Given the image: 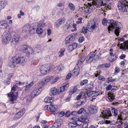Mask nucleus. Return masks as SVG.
I'll use <instances>...</instances> for the list:
<instances>
[{
  "label": "nucleus",
  "mask_w": 128,
  "mask_h": 128,
  "mask_svg": "<svg viewBox=\"0 0 128 128\" xmlns=\"http://www.w3.org/2000/svg\"><path fill=\"white\" fill-rule=\"evenodd\" d=\"M92 4L91 3H88V11L89 12H91L92 11V10L91 9L92 8V6L93 5H94L96 6L97 7L100 8L101 6H105L104 10L101 8V10L104 12H106L108 8L109 9H111L112 8L111 4L110 3H108V4H106L104 3L102 1L100 0V1L98 2L97 0H92Z\"/></svg>",
  "instance_id": "f257e3e1"
},
{
  "label": "nucleus",
  "mask_w": 128,
  "mask_h": 128,
  "mask_svg": "<svg viewBox=\"0 0 128 128\" xmlns=\"http://www.w3.org/2000/svg\"><path fill=\"white\" fill-rule=\"evenodd\" d=\"M102 24L104 26H106L107 23L110 24L108 27V29L109 33L110 32V31L116 28L114 32L117 36H118L120 33V28L117 27V24L116 22L112 20H107L106 19L104 18L102 21Z\"/></svg>",
  "instance_id": "f03ea898"
},
{
  "label": "nucleus",
  "mask_w": 128,
  "mask_h": 128,
  "mask_svg": "<svg viewBox=\"0 0 128 128\" xmlns=\"http://www.w3.org/2000/svg\"><path fill=\"white\" fill-rule=\"evenodd\" d=\"M11 39V36L10 32L7 30L5 31L2 36V43L4 44H7L9 43Z\"/></svg>",
  "instance_id": "7ed1b4c3"
},
{
  "label": "nucleus",
  "mask_w": 128,
  "mask_h": 128,
  "mask_svg": "<svg viewBox=\"0 0 128 128\" xmlns=\"http://www.w3.org/2000/svg\"><path fill=\"white\" fill-rule=\"evenodd\" d=\"M128 3V2L126 0H122L120 1L118 4V8L122 12H126L127 9L126 6L128 8V4H127Z\"/></svg>",
  "instance_id": "20e7f679"
},
{
  "label": "nucleus",
  "mask_w": 128,
  "mask_h": 128,
  "mask_svg": "<svg viewBox=\"0 0 128 128\" xmlns=\"http://www.w3.org/2000/svg\"><path fill=\"white\" fill-rule=\"evenodd\" d=\"M51 68L49 64H44L42 65L40 68V72L43 74H45L49 72Z\"/></svg>",
  "instance_id": "39448f33"
},
{
  "label": "nucleus",
  "mask_w": 128,
  "mask_h": 128,
  "mask_svg": "<svg viewBox=\"0 0 128 128\" xmlns=\"http://www.w3.org/2000/svg\"><path fill=\"white\" fill-rule=\"evenodd\" d=\"M18 88V86L15 84L12 87L10 93L8 94V96L10 97V100L11 101L14 100L16 98V96L13 93L16 91Z\"/></svg>",
  "instance_id": "423d86ee"
},
{
  "label": "nucleus",
  "mask_w": 128,
  "mask_h": 128,
  "mask_svg": "<svg viewBox=\"0 0 128 128\" xmlns=\"http://www.w3.org/2000/svg\"><path fill=\"white\" fill-rule=\"evenodd\" d=\"M42 90V87L36 88L31 92L29 96L31 98H33L39 94L41 93Z\"/></svg>",
  "instance_id": "0eeeda50"
},
{
  "label": "nucleus",
  "mask_w": 128,
  "mask_h": 128,
  "mask_svg": "<svg viewBox=\"0 0 128 128\" xmlns=\"http://www.w3.org/2000/svg\"><path fill=\"white\" fill-rule=\"evenodd\" d=\"M19 64L17 58H12L9 63V66L10 67L14 68L17 65Z\"/></svg>",
  "instance_id": "6e6552de"
},
{
  "label": "nucleus",
  "mask_w": 128,
  "mask_h": 128,
  "mask_svg": "<svg viewBox=\"0 0 128 128\" xmlns=\"http://www.w3.org/2000/svg\"><path fill=\"white\" fill-rule=\"evenodd\" d=\"M76 36L74 34H72L67 36L65 39L66 44H69L74 41L75 39Z\"/></svg>",
  "instance_id": "1a4fd4ad"
},
{
  "label": "nucleus",
  "mask_w": 128,
  "mask_h": 128,
  "mask_svg": "<svg viewBox=\"0 0 128 128\" xmlns=\"http://www.w3.org/2000/svg\"><path fill=\"white\" fill-rule=\"evenodd\" d=\"M21 38L17 35H15L13 36V38L12 40L11 44L12 45H16L21 41Z\"/></svg>",
  "instance_id": "9d476101"
},
{
  "label": "nucleus",
  "mask_w": 128,
  "mask_h": 128,
  "mask_svg": "<svg viewBox=\"0 0 128 128\" xmlns=\"http://www.w3.org/2000/svg\"><path fill=\"white\" fill-rule=\"evenodd\" d=\"M66 21V19L65 18H60L56 21L55 23V26L57 28L61 24L64 23Z\"/></svg>",
  "instance_id": "9b49d317"
},
{
  "label": "nucleus",
  "mask_w": 128,
  "mask_h": 128,
  "mask_svg": "<svg viewBox=\"0 0 128 128\" xmlns=\"http://www.w3.org/2000/svg\"><path fill=\"white\" fill-rule=\"evenodd\" d=\"M8 26V22L6 20H2L0 21V29L6 28Z\"/></svg>",
  "instance_id": "f8f14e48"
},
{
  "label": "nucleus",
  "mask_w": 128,
  "mask_h": 128,
  "mask_svg": "<svg viewBox=\"0 0 128 128\" xmlns=\"http://www.w3.org/2000/svg\"><path fill=\"white\" fill-rule=\"evenodd\" d=\"M24 109H22L20 110L18 112L16 113L14 116V119L18 118L21 117L24 114Z\"/></svg>",
  "instance_id": "ddd939ff"
},
{
  "label": "nucleus",
  "mask_w": 128,
  "mask_h": 128,
  "mask_svg": "<svg viewBox=\"0 0 128 128\" xmlns=\"http://www.w3.org/2000/svg\"><path fill=\"white\" fill-rule=\"evenodd\" d=\"M73 119L75 120V123L76 124L78 125H80V124H78V122H84L86 120V118L82 116L80 118H78L76 117H74L73 118Z\"/></svg>",
  "instance_id": "4468645a"
},
{
  "label": "nucleus",
  "mask_w": 128,
  "mask_h": 128,
  "mask_svg": "<svg viewBox=\"0 0 128 128\" xmlns=\"http://www.w3.org/2000/svg\"><path fill=\"white\" fill-rule=\"evenodd\" d=\"M94 55V54L92 52H90L87 57L86 59V62L87 63H90L92 62L94 59L93 57Z\"/></svg>",
  "instance_id": "2eb2a0df"
},
{
  "label": "nucleus",
  "mask_w": 128,
  "mask_h": 128,
  "mask_svg": "<svg viewBox=\"0 0 128 128\" xmlns=\"http://www.w3.org/2000/svg\"><path fill=\"white\" fill-rule=\"evenodd\" d=\"M96 27V26L95 22L89 23L87 26V29L89 32H91L92 30L94 29Z\"/></svg>",
  "instance_id": "dca6fc26"
},
{
  "label": "nucleus",
  "mask_w": 128,
  "mask_h": 128,
  "mask_svg": "<svg viewBox=\"0 0 128 128\" xmlns=\"http://www.w3.org/2000/svg\"><path fill=\"white\" fill-rule=\"evenodd\" d=\"M77 46V44L74 42L70 44L68 46V49L69 52H71L76 48Z\"/></svg>",
  "instance_id": "f3484780"
},
{
  "label": "nucleus",
  "mask_w": 128,
  "mask_h": 128,
  "mask_svg": "<svg viewBox=\"0 0 128 128\" xmlns=\"http://www.w3.org/2000/svg\"><path fill=\"white\" fill-rule=\"evenodd\" d=\"M49 108L50 111L53 114H55L58 112V110L53 105L51 104H50V106H49Z\"/></svg>",
  "instance_id": "a211bd4d"
},
{
  "label": "nucleus",
  "mask_w": 128,
  "mask_h": 128,
  "mask_svg": "<svg viewBox=\"0 0 128 128\" xmlns=\"http://www.w3.org/2000/svg\"><path fill=\"white\" fill-rule=\"evenodd\" d=\"M26 54L28 56L34 54L35 53L33 49L30 47H28Z\"/></svg>",
  "instance_id": "6ab92c4d"
},
{
  "label": "nucleus",
  "mask_w": 128,
  "mask_h": 128,
  "mask_svg": "<svg viewBox=\"0 0 128 128\" xmlns=\"http://www.w3.org/2000/svg\"><path fill=\"white\" fill-rule=\"evenodd\" d=\"M88 110L89 113L91 114H93L96 112L97 110L94 106H92L88 108Z\"/></svg>",
  "instance_id": "aec40b11"
},
{
  "label": "nucleus",
  "mask_w": 128,
  "mask_h": 128,
  "mask_svg": "<svg viewBox=\"0 0 128 128\" xmlns=\"http://www.w3.org/2000/svg\"><path fill=\"white\" fill-rule=\"evenodd\" d=\"M62 124V120L60 119H58L57 120L56 122L54 123L53 125L54 127L57 128L60 127Z\"/></svg>",
  "instance_id": "412c9836"
},
{
  "label": "nucleus",
  "mask_w": 128,
  "mask_h": 128,
  "mask_svg": "<svg viewBox=\"0 0 128 128\" xmlns=\"http://www.w3.org/2000/svg\"><path fill=\"white\" fill-rule=\"evenodd\" d=\"M72 26V23L68 22L66 26L64 27V30L66 31H68V30L71 28Z\"/></svg>",
  "instance_id": "4be33fe9"
},
{
  "label": "nucleus",
  "mask_w": 128,
  "mask_h": 128,
  "mask_svg": "<svg viewBox=\"0 0 128 128\" xmlns=\"http://www.w3.org/2000/svg\"><path fill=\"white\" fill-rule=\"evenodd\" d=\"M111 112L109 110L105 111L103 112L102 115L104 117L108 118L111 116Z\"/></svg>",
  "instance_id": "5701e85b"
},
{
  "label": "nucleus",
  "mask_w": 128,
  "mask_h": 128,
  "mask_svg": "<svg viewBox=\"0 0 128 128\" xmlns=\"http://www.w3.org/2000/svg\"><path fill=\"white\" fill-rule=\"evenodd\" d=\"M50 92L51 94L54 95H56L57 94H58L59 92L58 91L56 88L55 87L52 88L50 90Z\"/></svg>",
  "instance_id": "b1692460"
},
{
  "label": "nucleus",
  "mask_w": 128,
  "mask_h": 128,
  "mask_svg": "<svg viewBox=\"0 0 128 128\" xmlns=\"http://www.w3.org/2000/svg\"><path fill=\"white\" fill-rule=\"evenodd\" d=\"M78 90L77 86H73L72 90L69 92L70 95H72L74 93L76 92Z\"/></svg>",
  "instance_id": "393cba45"
},
{
  "label": "nucleus",
  "mask_w": 128,
  "mask_h": 128,
  "mask_svg": "<svg viewBox=\"0 0 128 128\" xmlns=\"http://www.w3.org/2000/svg\"><path fill=\"white\" fill-rule=\"evenodd\" d=\"M19 64H21L26 61V59L24 57H19L17 58Z\"/></svg>",
  "instance_id": "a878e982"
},
{
  "label": "nucleus",
  "mask_w": 128,
  "mask_h": 128,
  "mask_svg": "<svg viewBox=\"0 0 128 128\" xmlns=\"http://www.w3.org/2000/svg\"><path fill=\"white\" fill-rule=\"evenodd\" d=\"M120 46L121 47L122 49H128V41H125L123 43L121 44Z\"/></svg>",
  "instance_id": "bb28decb"
},
{
  "label": "nucleus",
  "mask_w": 128,
  "mask_h": 128,
  "mask_svg": "<svg viewBox=\"0 0 128 128\" xmlns=\"http://www.w3.org/2000/svg\"><path fill=\"white\" fill-rule=\"evenodd\" d=\"M54 99V97H47L45 98L44 101L47 103L51 102L53 101Z\"/></svg>",
  "instance_id": "cd10ccee"
},
{
  "label": "nucleus",
  "mask_w": 128,
  "mask_h": 128,
  "mask_svg": "<svg viewBox=\"0 0 128 128\" xmlns=\"http://www.w3.org/2000/svg\"><path fill=\"white\" fill-rule=\"evenodd\" d=\"M34 82H32L30 84L26 85L24 87L25 88L24 90L25 91H27L30 90L31 87L34 85Z\"/></svg>",
  "instance_id": "c85d7f7f"
},
{
  "label": "nucleus",
  "mask_w": 128,
  "mask_h": 128,
  "mask_svg": "<svg viewBox=\"0 0 128 128\" xmlns=\"http://www.w3.org/2000/svg\"><path fill=\"white\" fill-rule=\"evenodd\" d=\"M108 98L110 102H112L114 99L115 96L114 94L111 93H108Z\"/></svg>",
  "instance_id": "c756f323"
},
{
  "label": "nucleus",
  "mask_w": 128,
  "mask_h": 128,
  "mask_svg": "<svg viewBox=\"0 0 128 128\" xmlns=\"http://www.w3.org/2000/svg\"><path fill=\"white\" fill-rule=\"evenodd\" d=\"M28 48V47L25 45L21 46L20 47V50L23 52H24L26 53Z\"/></svg>",
  "instance_id": "7c9ffc66"
},
{
  "label": "nucleus",
  "mask_w": 128,
  "mask_h": 128,
  "mask_svg": "<svg viewBox=\"0 0 128 128\" xmlns=\"http://www.w3.org/2000/svg\"><path fill=\"white\" fill-rule=\"evenodd\" d=\"M30 26L28 24H27L24 25L22 31L23 32H24L28 30L30 28Z\"/></svg>",
  "instance_id": "2f4dec72"
},
{
  "label": "nucleus",
  "mask_w": 128,
  "mask_h": 128,
  "mask_svg": "<svg viewBox=\"0 0 128 128\" xmlns=\"http://www.w3.org/2000/svg\"><path fill=\"white\" fill-rule=\"evenodd\" d=\"M41 48V46L40 45L36 46L33 49L35 53L36 52L38 53H39V50H40Z\"/></svg>",
  "instance_id": "473e14b6"
},
{
  "label": "nucleus",
  "mask_w": 128,
  "mask_h": 128,
  "mask_svg": "<svg viewBox=\"0 0 128 128\" xmlns=\"http://www.w3.org/2000/svg\"><path fill=\"white\" fill-rule=\"evenodd\" d=\"M68 7L72 11H74L76 9L74 5L71 3L68 4Z\"/></svg>",
  "instance_id": "72a5a7b5"
},
{
  "label": "nucleus",
  "mask_w": 128,
  "mask_h": 128,
  "mask_svg": "<svg viewBox=\"0 0 128 128\" xmlns=\"http://www.w3.org/2000/svg\"><path fill=\"white\" fill-rule=\"evenodd\" d=\"M53 79V77L52 76L47 77L44 79V81L45 83H46L50 82Z\"/></svg>",
  "instance_id": "f704fd0d"
},
{
  "label": "nucleus",
  "mask_w": 128,
  "mask_h": 128,
  "mask_svg": "<svg viewBox=\"0 0 128 128\" xmlns=\"http://www.w3.org/2000/svg\"><path fill=\"white\" fill-rule=\"evenodd\" d=\"M92 52L93 53V54H94V55L93 56L94 59L96 60L98 59L99 58L100 56V54L99 53L98 54L96 53L95 52Z\"/></svg>",
  "instance_id": "c9c22d12"
},
{
  "label": "nucleus",
  "mask_w": 128,
  "mask_h": 128,
  "mask_svg": "<svg viewBox=\"0 0 128 128\" xmlns=\"http://www.w3.org/2000/svg\"><path fill=\"white\" fill-rule=\"evenodd\" d=\"M79 70V68H78L74 70V71L73 73V75L74 76H76L78 74L80 71Z\"/></svg>",
  "instance_id": "e433bc0d"
},
{
  "label": "nucleus",
  "mask_w": 128,
  "mask_h": 128,
  "mask_svg": "<svg viewBox=\"0 0 128 128\" xmlns=\"http://www.w3.org/2000/svg\"><path fill=\"white\" fill-rule=\"evenodd\" d=\"M65 51V49L64 48L61 49L58 53L59 56L61 57L64 55V53Z\"/></svg>",
  "instance_id": "4c0bfd02"
},
{
  "label": "nucleus",
  "mask_w": 128,
  "mask_h": 128,
  "mask_svg": "<svg viewBox=\"0 0 128 128\" xmlns=\"http://www.w3.org/2000/svg\"><path fill=\"white\" fill-rule=\"evenodd\" d=\"M112 110L114 116H115L117 115L118 111L115 108L112 107Z\"/></svg>",
  "instance_id": "58836bf2"
},
{
  "label": "nucleus",
  "mask_w": 128,
  "mask_h": 128,
  "mask_svg": "<svg viewBox=\"0 0 128 128\" xmlns=\"http://www.w3.org/2000/svg\"><path fill=\"white\" fill-rule=\"evenodd\" d=\"M110 56H111V57L112 58V59H111V60H115L117 58V56L116 55H114L112 52H111L110 53Z\"/></svg>",
  "instance_id": "ea45409f"
},
{
  "label": "nucleus",
  "mask_w": 128,
  "mask_h": 128,
  "mask_svg": "<svg viewBox=\"0 0 128 128\" xmlns=\"http://www.w3.org/2000/svg\"><path fill=\"white\" fill-rule=\"evenodd\" d=\"M20 81H19V82H17L16 83V84H19V85H24V80H22V79H21V78H22L23 77L22 76H20Z\"/></svg>",
  "instance_id": "a19ab883"
},
{
  "label": "nucleus",
  "mask_w": 128,
  "mask_h": 128,
  "mask_svg": "<svg viewBox=\"0 0 128 128\" xmlns=\"http://www.w3.org/2000/svg\"><path fill=\"white\" fill-rule=\"evenodd\" d=\"M28 31L30 34H33L34 33V28L32 27H30Z\"/></svg>",
  "instance_id": "79ce46f5"
},
{
  "label": "nucleus",
  "mask_w": 128,
  "mask_h": 128,
  "mask_svg": "<svg viewBox=\"0 0 128 128\" xmlns=\"http://www.w3.org/2000/svg\"><path fill=\"white\" fill-rule=\"evenodd\" d=\"M93 88V86L90 84H88L86 86V88L87 89H92Z\"/></svg>",
  "instance_id": "37998d69"
},
{
  "label": "nucleus",
  "mask_w": 128,
  "mask_h": 128,
  "mask_svg": "<svg viewBox=\"0 0 128 128\" xmlns=\"http://www.w3.org/2000/svg\"><path fill=\"white\" fill-rule=\"evenodd\" d=\"M93 91L90 92L88 93H86L85 94V97H87V96H92L93 95Z\"/></svg>",
  "instance_id": "c03bdc74"
},
{
  "label": "nucleus",
  "mask_w": 128,
  "mask_h": 128,
  "mask_svg": "<svg viewBox=\"0 0 128 128\" xmlns=\"http://www.w3.org/2000/svg\"><path fill=\"white\" fill-rule=\"evenodd\" d=\"M37 33L38 34H41L42 33L43 30L41 28V27L40 28H37L36 30Z\"/></svg>",
  "instance_id": "a18cd8bd"
},
{
  "label": "nucleus",
  "mask_w": 128,
  "mask_h": 128,
  "mask_svg": "<svg viewBox=\"0 0 128 128\" xmlns=\"http://www.w3.org/2000/svg\"><path fill=\"white\" fill-rule=\"evenodd\" d=\"M93 96H98L100 94V92L98 91H93Z\"/></svg>",
  "instance_id": "49530a36"
},
{
  "label": "nucleus",
  "mask_w": 128,
  "mask_h": 128,
  "mask_svg": "<svg viewBox=\"0 0 128 128\" xmlns=\"http://www.w3.org/2000/svg\"><path fill=\"white\" fill-rule=\"evenodd\" d=\"M74 122L75 124H74V123L72 122L69 123V126H70L71 128H74L77 125H78L75 123V122Z\"/></svg>",
  "instance_id": "de8ad7c7"
},
{
  "label": "nucleus",
  "mask_w": 128,
  "mask_h": 128,
  "mask_svg": "<svg viewBox=\"0 0 128 128\" xmlns=\"http://www.w3.org/2000/svg\"><path fill=\"white\" fill-rule=\"evenodd\" d=\"M64 65L61 64L58 67V70H60L64 69Z\"/></svg>",
  "instance_id": "09e8293b"
},
{
  "label": "nucleus",
  "mask_w": 128,
  "mask_h": 128,
  "mask_svg": "<svg viewBox=\"0 0 128 128\" xmlns=\"http://www.w3.org/2000/svg\"><path fill=\"white\" fill-rule=\"evenodd\" d=\"M88 82V80H84L81 81L80 83V84L81 86L84 85L86 84Z\"/></svg>",
  "instance_id": "8fccbe9b"
},
{
  "label": "nucleus",
  "mask_w": 128,
  "mask_h": 128,
  "mask_svg": "<svg viewBox=\"0 0 128 128\" xmlns=\"http://www.w3.org/2000/svg\"><path fill=\"white\" fill-rule=\"evenodd\" d=\"M114 70L115 72L114 73V74L115 75H116L119 72L120 70L119 68L116 67L115 68Z\"/></svg>",
  "instance_id": "3c124183"
},
{
  "label": "nucleus",
  "mask_w": 128,
  "mask_h": 128,
  "mask_svg": "<svg viewBox=\"0 0 128 128\" xmlns=\"http://www.w3.org/2000/svg\"><path fill=\"white\" fill-rule=\"evenodd\" d=\"M86 58V57L85 56H83L80 57V58H79V60L80 62H83L85 60Z\"/></svg>",
  "instance_id": "603ef678"
},
{
  "label": "nucleus",
  "mask_w": 128,
  "mask_h": 128,
  "mask_svg": "<svg viewBox=\"0 0 128 128\" xmlns=\"http://www.w3.org/2000/svg\"><path fill=\"white\" fill-rule=\"evenodd\" d=\"M108 80L110 82H114L116 81V79H113L112 77H110L108 78Z\"/></svg>",
  "instance_id": "864d4df0"
},
{
  "label": "nucleus",
  "mask_w": 128,
  "mask_h": 128,
  "mask_svg": "<svg viewBox=\"0 0 128 128\" xmlns=\"http://www.w3.org/2000/svg\"><path fill=\"white\" fill-rule=\"evenodd\" d=\"M78 21L76 22L77 24H81L82 23V17H80L78 18Z\"/></svg>",
  "instance_id": "5fc2aeb1"
},
{
  "label": "nucleus",
  "mask_w": 128,
  "mask_h": 128,
  "mask_svg": "<svg viewBox=\"0 0 128 128\" xmlns=\"http://www.w3.org/2000/svg\"><path fill=\"white\" fill-rule=\"evenodd\" d=\"M88 30L87 29V27H84L83 28L82 30V32L84 33H86L87 32V31Z\"/></svg>",
  "instance_id": "6e6d98bb"
},
{
  "label": "nucleus",
  "mask_w": 128,
  "mask_h": 128,
  "mask_svg": "<svg viewBox=\"0 0 128 128\" xmlns=\"http://www.w3.org/2000/svg\"><path fill=\"white\" fill-rule=\"evenodd\" d=\"M84 38L83 36H81L79 38L78 41L80 42H82L84 40Z\"/></svg>",
  "instance_id": "4d7b16f0"
},
{
  "label": "nucleus",
  "mask_w": 128,
  "mask_h": 128,
  "mask_svg": "<svg viewBox=\"0 0 128 128\" xmlns=\"http://www.w3.org/2000/svg\"><path fill=\"white\" fill-rule=\"evenodd\" d=\"M45 83V82L44 80L43 81H42L39 82L38 85L40 86H41L40 87H42V86H44Z\"/></svg>",
  "instance_id": "13d9d810"
},
{
  "label": "nucleus",
  "mask_w": 128,
  "mask_h": 128,
  "mask_svg": "<svg viewBox=\"0 0 128 128\" xmlns=\"http://www.w3.org/2000/svg\"><path fill=\"white\" fill-rule=\"evenodd\" d=\"M98 79L102 81H104L105 80V78L104 77L102 76H99L98 77Z\"/></svg>",
  "instance_id": "bf43d9fd"
},
{
  "label": "nucleus",
  "mask_w": 128,
  "mask_h": 128,
  "mask_svg": "<svg viewBox=\"0 0 128 128\" xmlns=\"http://www.w3.org/2000/svg\"><path fill=\"white\" fill-rule=\"evenodd\" d=\"M84 110V108H81L78 111H77L78 114H82Z\"/></svg>",
  "instance_id": "052dcab7"
},
{
  "label": "nucleus",
  "mask_w": 128,
  "mask_h": 128,
  "mask_svg": "<svg viewBox=\"0 0 128 128\" xmlns=\"http://www.w3.org/2000/svg\"><path fill=\"white\" fill-rule=\"evenodd\" d=\"M59 78L58 77H56L55 78H53V79L52 80H53V81L52 82V84H54L55 82H56L59 79Z\"/></svg>",
  "instance_id": "680f3d73"
},
{
  "label": "nucleus",
  "mask_w": 128,
  "mask_h": 128,
  "mask_svg": "<svg viewBox=\"0 0 128 128\" xmlns=\"http://www.w3.org/2000/svg\"><path fill=\"white\" fill-rule=\"evenodd\" d=\"M82 94H79L76 98V100H79L82 96Z\"/></svg>",
  "instance_id": "e2e57ef3"
},
{
  "label": "nucleus",
  "mask_w": 128,
  "mask_h": 128,
  "mask_svg": "<svg viewBox=\"0 0 128 128\" xmlns=\"http://www.w3.org/2000/svg\"><path fill=\"white\" fill-rule=\"evenodd\" d=\"M72 76V74L71 73H69L66 77V79L68 80Z\"/></svg>",
  "instance_id": "0e129e2a"
},
{
  "label": "nucleus",
  "mask_w": 128,
  "mask_h": 128,
  "mask_svg": "<svg viewBox=\"0 0 128 128\" xmlns=\"http://www.w3.org/2000/svg\"><path fill=\"white\" fill-rule=\"evenodd\" d=\"M106 90H108L111 89L112 88V86L109 85L107 86H106Z\"/></svg>",
  "instance_id": "69168bd1"
},
{
  "label": "nucleus",
  "mask_w": 128,
  "mask_h": 128,
  "mask_svg": "<svg viewBox=\"0 0 128 128\" xmlns=\"http://www.w3.org/2000/svg\"><path fill=\"white\" fill-rule=\"evenodd\" d=\"M69 84L68 83H67L65 85H64L63 86L64 87V88L65 89V90H66L68 88L69 86Z\"/></svg>",
  "instance_id": "338daca9"
},
{
  "label": "nucleus",
  "mask_w": 128,
  "mask_h": 128,
  "mask_svg": "<svg viewBox=\"0 0 128 128\" xmlns=\"http://www.w3.org/2000/svg\"><path fill=\"white\" fill-rule=\"evenodd\" d=\"M64 113L63 112H60L58 114V116L60 117H62L64 116Z\"/></svg>",
  "instance_id": "774afa93"
}]
</instances>
